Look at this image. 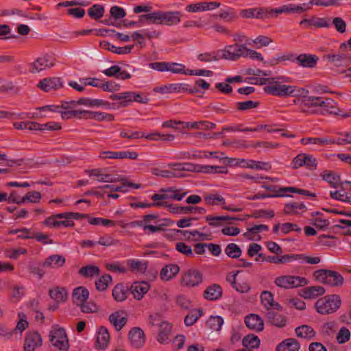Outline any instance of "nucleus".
I'll return each instance as SVG.
<instances>
[{
    "mask_svg": "<svg viewBox=\"0 0 351 351\" xmlns=\"http://www.w3.org/2000/svg\"><path fill=\"white\" fill-rule=\"evenodd\" d=\"M306 167L310 170L317 168L316 159L310 154L302 153L295 156L292 161V167L297 169L301 167Z\"/></svg>",
    "mask_w": 351,
    "mask_h": 351,
    "instance_id": "7",
    "label": "nucleus"
},
{
    "mask_svg": "<svg viewBox=\"0 0 351 351\" xmlns=\"http://www.w3.org/2000/svg\"><path fill=\"white\" fill-rule=\"evenodd\" d=\"M337 328V323L335 321L325 323L322 327V332L324 335L330 336Z\"/></svg>",
    "mask_w": 351,
    "mask_h": 351,
    "instance_id": "64",
    "label": "nucleus"
},
{
    "mask_svg": "<svg viewBox=\"0 0 351 351\" xmlns=\"http://www.w3.org/2000/svg\"><path fill=\"white\" fill-rule=\"evenodd\" d=\"M109 340L110 334L108 330L105 327L101 326L97 332V341L95 343L96 348L98 349L106 348Z\"/></svg>",
    "mask_w": 351,
    "mask_h": 351,
    "instance_id": "22",
    "label": "nucleus"
},
{
    "mask_svg": "<svg viewBox=\"0 0 351 351\" xmlns=\"http://www.w3.org/2000/svg\"><path fill=\"white\" fill-rule=\"evenodd\" d=\"M297 210H306V206L303 203H289L285 204L284 213L287 215H296Z\"/></svg>",
    "mask_w": 351,
    "mask_h": 351,
    "instance_id": "47",
    "label": "nucleus"
},
{
    "mask_svg": "<svg viewBox=\"0 0 351 351\" xmlns=\"http://www.w3.org/2000/svg\"><path fill=\"white\" fill-rule=\"evenodd\" d=\"M222 296V288L218 284H213L208 287L204 293V297L207 300H217Z\"/></svg>",
    "mask_w": 351,
    "mask_h": 351,
    "instance_id": "21",
    "label": "nucleus"
},
{
    "mask_svg": "<svg viewBox=\"0 0 351 351\" xmlns=\"http://www.w3.org/2000/svg\"><path fill=\"white\" fill-rule=\"evenodd\" d=\"M274 283L279 287L291 289L304 286L308 284V280L305 278L287 275L277 277L274 280Z\"/></svg>",
    "mask_w": 351,
    "mask_h": 351,
    "instance_id": "5",
    "label": "nucleus"
},
{
    "mask_svg": "<svg viewBox=\"0 0 351 351\" xmlns=\"http://www.w3.org/2000/svg\"><path fill=\"white\" fill-rule=\"evenodd\" d=\"M223 324V319L220 316H210L206 322L208 328L214 331H219Z\"/></svg>",
    "mask_w": 351,
    "mask_h": 351,
    "instance_id": "45",
    "label": "nucleus"
},
{
    "mask_svg": "<svg viewBox=\"0 0 351 351\" xmlns=\"http://www.w3.org/2000/svg\"><path fill=\"white\" fill-rule=\"evenodd\" d=\"M160 25H172L180 22V13L179 12L160 11Z\"/></svg>",
    "mask_w": 351,
    "mask_h": 351,
    "instance_id": "18",
    "label": "nucleus"
},
{
    "mask_svg": "<svg viewBox=\"0 0 351 351\" xmlns=\"http://www.w3.org/2000/svg\"><path fill=\"white\" fill-rule=\"evenodd\" d=\"M127 318L123 317L119 312H115L109 316V321L117 330H120L126 324Z\"/></svg>",
    "mask_w": 351,
    "mask_h": 351,
    "instance_id": "33",
    "label": "nucleus"
},
{
    "mask_svg": "<svg viewBox=\"0 0 351 351\" xmlns=\"http://www.w3.org/2000/svg\"><path fill=\"white\" fill-rule=\"evenodd\" d=\"M104 13V8L99 4H95L88 10L89 16L95 20L101 18Z\"/></svg>",
    "mask_w": 351,
    "mask_h": 351,
    "instance_id": "49",
    "label": "nucleus"
},
{
    "mask_svg": "<svg viewBox=\"0 0 351 351\" xmlns=\"http://www.w3.org/2000/svg\"><path fill=\"white\" fill-rule=\"evenodd\" d=\"M324 58L328 60L335 66H343L348 60V56L344 53H328L324 56Z\"/></svg>",
    "mask_w": 351,
    "mask_h": 351,
    "instance_id": "32",
    "label": "nucleus"
},
{
    "mask_svg": "<svg viewBox=\"0 0 351 351\" xmlns=\"http://www.w3.org/2000/svg\"><path fill=\"white\" fill-rule=\"evenodd\" d=\"M89 291L84 287H78L73 291V299L77 305L85 302L88 298Z\"/></svg>",
    "mask_w": 351,
    "mask_h": 351,
    "instance_id": "27",
    "label": "nucleus"
},
{
    "mask_svg": "<svg viewBox=\"0 0 351 351\" xmlns=\"http://www.w3.org/2000/svg\"><path fill=\"white\" fill-rule=\"evenodd\" d=\"M180 271V267L176 264L165 266L160 271V278L162 280L168 281L173 278Z\"/></svg>",
    "mask_w": 351,
    "mask_h": 351,
    "instance_id": "26",
    "label": "nucleus"
},
{
    "mask_svg": "<svg viewBox=\"0 0 351 351\" xmlns=\"http://www.w3.org/2000/svg\"><path fill=\"white\" fill-rule=\"evenodd\" d=\"M65 262L66 259L62 255L53 254L48 256L42 265L48 268H60L65 264Z\"/></svg>",
    "mask_w": 351,
    "mask_h": 351,
    "instance_id": "20",
    "label": "nucleus"
},
{
    "mask_svg": "<svg viewBox=\"0 0 351 351\" xmlns=\"http://www.w3.org/2000/svg\"><path fill=\"white\" fill-rule=\"evenodd\" d=\"M97 243L105 247H109L112 245H118L119 243V241L117 239H114L109 235H106L104 237H101Z\"/></svg>",
    "mask_w": 351,
    "mask_h": 351,
    "instance_id": "62",
    "label": "nucleus"
},
{
    "mask_svg": "<svg viewBox=\"0 0 351 351\" xmlns=\"http://www.w3.org/2000/svg\"><path fill=\"white\" fill-rule=\"evenodd\" d=\"M100 46L106 49H108L110 51L114 52L117 54H127L130 53L133 49V45L130 46H125L123 47H115L113 45H111L110 43L107 41H103L100 43Z\"/></svg>",
    "mask_w": 351,
    "mask_h": 351,
    "instance_id": "29",
    "label": "nucleus"
},
{
    "mask_svg": "<svg viewBox=\"0 0 351 351\" xmlns=\"http://www.w3.org/2000/svg\"><path fill=\"white\" fill-rule=\"evenodd\" d=\"M301 143L304 145L313 143L320 145H330L335 143V139L330 138H303Z\"/></svg>",
    "mask_w": 351,
    "mask_h": 351,
    "instance_id": "36",
    "label": "nucleus"
},
{
    "mask_svg": "<svg viewBox=\"0 0 351 351\" xmlns=\"http://www.w3.org/2000/svg\"><path fill=\"white\" fill-rule=\"evenodd\" d=\"M304 106L306 107H322L324 112L330 114H337L338 110L335 101L328 97L311 96L310 98L304 100Z\"/></svg>",
    "mask_w": 351,
    "mask_h": 351,
    "instance_id": "3",
    "label": "nucleus"
},
{
    "mask_svg": "<svg viewBox=\"0 0 351 351\" xmlns=\"http://www.w3.org/2000/svg\"><path fill=\"white\" fill-rule=\"evenodd\" d=\"M332 25L335 26V29L341 34L346 32V23L341 17H335L332 21Z\"/></svg>",
    "mask_w": 351,
    "mask_h": 351,
    "instance_id": "63",
    "label": "nucleus"
},
{
    "mask_svg": "<svg viewBox=\"0 0 351 351\" xmlns=\"http://www.w3.org/2000/svg\"><path fill=\"white\" fill-rule=\"evenodd\" d=\"M269 322L277 327L282 328L286 324V319L282 315H279L273 310L267 311L266 313Z\"/></svg>",
    "mask_w": 351,
    "mask_h": 351,
    "instance_id": "31",
    "label": "nucleus"
},
{
    "mask_svg": "<svg viewBox=\"0 0 351 351\" xmlns=\"http://www.w3.org/2000/svg\"><path fill=\"white\" fill-rule=\"evenodd\" d=\"M203 312L202 309H193L189 314L186 315L184 319V324L186 326H193L197 319L202 315Z\"/></svg>",
    "mask_w": 351,
    "mask_h": 351,
    "instance_id": "37",
    "label": "nucleus"
},
{
    "mask_svg": "<svg viewBox=\"0 0 351 351\" xmlns=\"http://www.w3.org/2000/svg\"><path fill=\"white\" fill-rule=\"evenodd\" d=\"M128 289L121 284L117 285L112 290V296L117 302H122L127 298Z\"/></svg>",
    "mask_w": 351,
    "mask_h": 351,
    "instance_id": "38",
    "label": "nucleus"
},
{
    "mask_svg": "<svg viewBox=\"0 0 351 351\" xmlns=\"http://www.w3.org/2000/svg\"><path fill=\"white\" fill-rule=\"evenodd\" d=\"M291 87L292 91L289 96L302 97V104L304 106V100L311 97L308 95V90L303 88H298L295 86H291Z\"/></svg>",
    "mask_w": 351,
    "mask_h": 351,
    "instance_id": "52",
    "label": "nucleus"
},
{
    "mask_svg": "<svg viewBox=\"0 0 351 351\" xmlns=\"http://www.w3.org/2000/svg\"><path fill=\"white\" fill-rule=\"evenodd\" d=\"M62 86L61 78L57 77H46L40 80L37 87L45 92L57 90Z\"/></svg>",
    "mask_w": 351,
    "mask_h": 351,
    "instance_id": "13",
    "label": "nucleus"
},
{
    "mask_svg": "<svg viewBox=\"0 0 351 351\" xmlns=\"http://www.w3.org/2000/svg\"><path fill=\"white\" fill-rule=\"evenodd\" d=\"M181 84H170L165 86H157L154 88V91L162 94L169 93H176L180 89Z\"/></svg>",
    "mask_w": 351,
    "mask_h": 351,
    "instance_id": "43",
    "label": "nucleus"
},
{
    "mask_svg": "<svg viewBox=\"0 0 351 351\" xmlns=\"http://www.w3.org/2000/svg\"><path fill=\"white\" fill-rule=\"evenodd\" d=\"M131 92H125L118 94H113L110 95V99L112 100H122L119 103V107H126L131 103Z\"/></svg>",
    "mask_w": 351,
    "mask_h": 351,
    "instance_id": "40",
    "label": "nucleus"
},
{
    "mask_svg": "<svg viewBox=\"0 0 351 351\" xmlns=\"http://www.w3.org/2000/svg\"><path fill=\"white\" fill-rule=\"evenodd\" d=\"M315 279L330 287H339L343 283V276L337 271L329 269H319L313 273Z\"/></svg>",
    "mask_w": 351,
    "mask_h": 351,
    "instance_id": "2",
    "label": "nucleus"
},
{
    "mask_svg": "<svg viewBox=\"0 0 351 351\" xmlns=\"http://www.w3.org/2000/svg\"><path fill=\"white\" fill-rule=\"evenodd\" d=\"M225 253L232 258H237L241 254V250L237 244L230 243L226 246Z\"/></svg>",
    "mask_w": 351,
    "mask_h": 351,
    "instance_id": "53",
    "label": "nucleus"
},
{
    "mask_svg": "<svg viewBox=\"0 0 351 351\" xmlns=\"http://www.w3.org/2000/svg\"><path fill=\"white\" fill-rule=\"evenodd\" d=\"M172 332V326L167 322H162L159 325L157 341L161 344L168 343Z\"/></svg>",
    "mask_w": 351,
    "mask_h": 351,
    "instance_id": "15",
    "label": "nucleus"
},
{
    "mask_svg": "<svg viewBox=\"0 0 351 351\" xmlns=\"http://www.w3.org/2000/svg\"><path fill=\"white\" fill-rule=\"evenodd\" d=\"M322 178L326 180L330 186L333 188L340 187L343 190V184L340 176L330 171H326L322 175Z\"/></svg>",
    "mask_w": 351,
    "mask_h": 351,
    "instance_id": "25",
    "label": "nucleus"
},
{
    "mask_svg": "<svg viewBox=\"0 0 351 351\" xmlns=\"http://www.w3.org/2000/svg\"><path fill=\"white\" fill-rule=\"evenodd\" d=\"M245 42H246V44L250 45H252V43H254V44H260L261 46H267L270 43H271L273 42V40L267 36H259L254 40L246 39Z\"/></svg>",
    "mask_w": 351,
    "mask_h": 351,
    "instance_id": "58",
    "label": "nucleus"
},
{
    "mask_svg": "<svg viewBox=\"0 0 351 351\" xmlns=\"http://www.w3.org/2000/svg\"><path fill=\"white\" fill-rule=\"evenodd\" d=\"M149 289V285L145 281L135 282L131 286V292L134 298L141 300Z\"/></svg>",
    "mask_w": 351,
    "mask_h": 351,
    "instance_id": "19",
    "label": "nucleus"
},
{
    "mask_svg": "<svg viewBox=\"0 0 351 351\" xmlns=\"http://www.w3.org/2000/svg\"><path fill=\"white\" fill-rule=\"evenodd\" d=\"M261 300L263 305L269 311L274 302V296L271 292L265 291L261 293Z\"/></svg>",
    "mask_w": 351,
    "mask_h": 351,
    "instance_id": "57",
    "label": "nucleus"
},
{
    "mask_svg": "<svg viewBox=\"0 0 351 351\" xmlns=\"http://www.w3.org/2000/svg\"><path fill=\"white\" fill-rule=\"evenodd\" d=\"M238 165L243 168L253 169L269 170L271 168V165L269 162L253 160L241 159L238 162Z\"/></svg>",
    "mask_w": 351,
    "mask_h": 351,
    "instance_id": "16",
    "label": "nucleus"
},
{
    "mask_svg": "<svg viewBox=\"0 0 351 351\" xmlns=\"http://www.w3.org/2000/svg\"><path fill=\"white\" fill-rule=\"evenodd\" d=\"M206 221L210 226L217 227L221 225V221H227L229 219L239 220V219L235 217H230L228 216H213L208 215L205 217Z\"/></svg>",
    "mask_w": 351,
    "mask_h": 351,
    "instance_id": "44",
    "label": "nucleus"
},
{
    "mask_svg": "<svg viewBox=\"0 0 351 351\" xmlns=\"http://www.w3.org/2000/svg\"><path fill=\"white\" fill-rule=\"evenodd\" d=\"M79 274L85 277H93L99 275V269L97 266L87 265L79 270Z\"/></svg>",
    "mask_w": 351,
    "mask_h": 351,
    "instance_id": "51",
    "label": "nucleus"
},
{
    "mask_svg": "<svg viewBox=\"0 0 351 351\" xmlns=\"http://www.w3.org/2000/svg\"><path fill=\"white\" fill-rule=\"evenodd\" d=\"M318 59L315 55L302 53L295 58V61L300 66L313 68L316 66Z\"/></svg>",
    "mask_w": 351,
    "mask_h": 351,
    "instance_id": "17",
    "label": "nucleus"
},
{
    "mask_svg": "<svg viewBox=\"0 0 351 351\" xmlns=\"http://www.w3.org/2000/svg\"><path fill=\"white\" fill-rule=\"evenodd\" d=\"M237 46L234 45L226 46L223 50L222 58L229 60H237L239 55L237 54Z\"/></svg>",
    "mask_w": 351,
    "mask_h": 351,
    "instance_id": "39",
    "label": "nucleus"
},
{
    "mask_svg": "<svg viewBox=\"0 0 351 351\" xmlns=\"http://www.w3.org/2000/svg\"><path fill=\"white\" fill-rule=\"evenodd\" d=\"M350 332L346 327H342L337 335V341L339 343H344L350 339Z\"/></svg>",
    "mask_w": 351,
    "mask_h": 351,
    "instance_id": "61",
    "label": "nucleus"
},
{
    "mask_svg": "<svg viewBox=\"0 0 351 351\" xmlns=\"http://www.w3.org/2000/svg\"><path fill=\"white\" fill-rule=\"evenodd\" d=\"M297 337L306 339H311L315 336V332L313 328L308 325H302L295 329Z\"/></svg>",
    "mask_w": 351,
    "mask_h": 351,
    "instance_id": "30",
    "label": "nucleus"
},
{
    "mask_svg": "<svg viewBox=\"0 0 351 351\" xmlns=\"http://www.w3.org/2000/svg\"><path fill=\"white\" fill-rule=\"evenodd\" d=\"M55 65V58L49 54L43 55L37 58L30 64L29 72L35 74L49 69Z\"/></svg>",
    "mask_w": 351,
    "mask_h": 351,
    "instance_id": "6",
    "label": "nucleus"
},
{
    "mask_svg": "<svg viewBox=\"0 0 351 351\" xmlns=\"http://www.w3.org/2000/svg\"><path fill=\"white\" fill-rule=\"evenodd\" d=\"M49 295L57 302H63L67 298V293L65 289L56 287L49 291Z\"/></svg>",
    "mask_w": 351,
    "mask_h": 351,
    "instance_id": "46",
    "label": "nucleus"
},
{
    "mask_svg": "<svg viewBox=\"0 0 351 351\" xmlns=\"http://www.w3.org/2000/svg\"><path fill=\"white\" fill-rule=\"evenodd\" d=\"M264 91L269 95L278 97H288L291 93L292 87L290 85L282 84L275 80L274 84L265 86L263 88Z\"/></svg>",
    "mask_w": 351,
    "mask_h": 351,
    "instance_id": "8",
    "label": "nucleus"
},
{
    "mask_svg": "<svg viewBox=\"0 0 351 351\" xmlns=\"http://www.w3.org/2000/svg\"><path fill=\"white\" fill-rule=\"evenodd\" d=\"M85 114V119H95L98 121H112L114 120V116L112 114L106 112L86 110Z\"/></svg>",
    "mask_w": 351,
    "mask_h": 351,
    "instance_id": "28",
    "label": "nucleus"
},
{
    "mask_svg": "<svg viewBox=\"0 0 351 351\" xmlns=\"http://www.w3.org/2000/svg\"><path fill=\"white\" fill-rule=\"evenodd\" d=\"M341 300L339 295H328L318 300L315 303L317 311L322 315L335 312L341 306Z\"/></svg>",
    "mask_w": 351,
    "mask_h": 351,
    "instance_id": "1",
    "label": "nucleus"
},
{
    "mask_svg": "<svg viewBox=\"0 0 351 351\" xmlns=\"http://www.w3.org/2000/svg\"><path fill=\"white\" fill-rule=\"evenodd\" d=\"M42 343L41 336L38 332H29L25 339L24 350L34 351L37 348L41 346Z\"/></svg>",
    "mask_w": 351,
    "mask_h": 351,
    "instance_id": "11",
    "label": "nucleus"
},
{
    "mask_svg": "<svg viewBox=\"0 0 351 351\" xmlns=\"http://www.w3.org/2000/svg\"><path fill=\"white\" fill-rule=\"evenodd\" d=\"M325 291L323 287L311 286L302 290L300 295L305 299H311L324 295Z\"/></svg>",
    "mask_w": 351,
    "mask_h": 351,
    "instance_id": "23",
    "label": "nucleus"
},
{
    "mask_svg": "<svg viewBox=\"0 0 351 351\" xmlns=\"http://www.w3.org/2000/svg\"><path fill=\"white\" fill-rule=\"evenodd\" d=\"M86 110H74L60 112L61 117L63 119H69L73 117L78 119H84Z\"/></svg>",
    "mask_w": 351,
    "mask_h": 351,
    "instance_id": "50",
    "label": "nucleus"
},
{
    "mask_svg": "<svg viewBox=\"0 0 351 351\" xmlns=\"http://www.w3.org/2000/svg\"><path fill=\"white\" fill-rule=\"evenodd\" d=\"M300 348V345L295 339L289 338L279 343L276 351H299Z\"/></svg>",
    "mask_w": 351,
    "mask_h": 351,
    "instance_id": "24",
    "label": "nucleus"
},
{
    "mask_svg": "<svg viewBox=\"0 0 351 351\" xmlns=\"http://www.w3.org/2000/svg\"><path fill=\"white\" fill-rule=\"evenodd\" d=\"M330 197L334 199L350 203L351 201V193H341L339 191H330Z\"/></svg>",
    "mask_w": 351,
    "mask_h": 351,
    "instance_id": "56",
    "label": "nucleus"
},
{
    "mask_svg": "<svg viewBox=\"0 0 351 351\" xmlns=\"http://www.w3.org/2000/svg\"><path fill=\"white\" fill-rule=\"evenodd\" d=\"M77 104L79 105H84L90 107L106 106L109 104L108 102L104 101L102 99H93L90 98H80L79 100H77Z\"/></svg>",
    "mask_w": 351,
    "mask_h": 351,
    "instance_id": "48",
    "label": "nucleus"
},
{
    "mask_svg": "<svg viewBox=\"0 0 351 351\" xmlns=\"http://www.w3.org/2000/svg\"><path fill=\"white\" fill-rule=\"evenodd\" d=\"M246 326L250 330L256 332L262 331L264 328V322L263 319L256 314H250L245 317Z\"/></svg>",
    "mask_w": 351,
    "mask_h": 351,
    "instance_id": "14",
    "label": "nucleus"
},
{
    "mask_svg": "<svg viewBox=\"0 0 351 351\" xmlns=\"http://www.w3.org/2000/svg\"><path fill=\"white\" fill-rule=\"evenodd\" d=\"M202 282V273L195 269H190L183 274L181 284L184 287H193L199 285Z\"/></svg>",
    "mask_w": 351,
    "mask_h": 351,
    "instance_id": "9",
    "label": "nucleus"
},
{
    "mask_svg": "<svg viewBox=\"0 0 351 351\" xmlns=\"http://www.w3.org/2000/svg\"><path fill=\"white\" fill-rule=\"evenodd\" d=\"M198 172L205 173H216L226 174L228 169L226 167L213 166V165H198Z\"/></svg>",
    "mask_w": 351,
    "mask_h": 351,
    "instance_id": "34",
    "label": "nucleus"
},
{
    "mask_svg": "<svg viewBox=\"0 0 351 351\" xmlns=\"http://www.w3.org/2000/svg\"><path fill=\"white\" fill-rule=\"evenodd\" d=\"M50 342L60 350H66L69 348V342L65 330L58 326H53L49 333Z\"/></svg>",
    "mask_w": 351,
    "mask_h": 351,
    "instance_id": "4",
    "label": "nucleus"
},
{
    "mask_svg": "<svg viewBox=\"0 0 351 351\" xmlns=\"http://www.w3.org/2000/svg\"><path fill=\"white\" fill-rule=\"evenodd\" d=\"M128 265L132 271L144 273L147 269V262H142L138 260H128Z\"/></svg>",
    "mask_w": 351,
    "mask_h": 351,
    "instance_id": "41",
    "label": "nucleus"
},
{
    "mask_svg": "<svg viewBox=\"0 0 351 351\" xmlns=\"http://www.w3.org/2000/svg\"><path fill=\"white\" fill-rule=\"evenodd\" d=\"M204 199L208 204L215 205L217 202L225 204V199L219 194H208L204 196Z\"/></svg>",
    "mask_w": 351,
    "mask_h": 351,
    "instance_id": "59",
    "label": "nucleus"
},
{
    "mask_svg": "<svg viewBox=\"0 0 351 351\" xmlns=\"http://www.w3.org/2000/svg\"><path fill=\"white\" fill-rule=\"evenodd\" d=\"M216 17L226 21H232L236 18V12L233 8H229L227 10H221L219 14L216 15Z\"/></svg>",
    "mask_w": 351,
    "mask_h": 351,
    "instance_id": "55",
    "label": "nucleus"
},
{
    "mask_svg": "<svg viewBox=\"0 0 351 351\" xmlns=\"http://www.w3.org/2000/svg\"><path fill=\"white\" fill-rule=\"evenodd\" d=\"M305 4H303L302 5H295L293 4L289 5H284L285 7V13H302L307 10L309 9V8H305Z\"/></svg>",
    "mask_w": 351,
    "mask_h": 351,
    "instance_id": "60",
    "label": "nucleus"
},
{
    "mask_svg": "<svg viewBox=\"0 0 351 351\" xmlns=\"http://www.w3.org/2000/svg\"><path fill=\"white\" fill-rule=\"evenodd\" d=\"M216 125L209 121H198V122H186L184 123V128H192L197 130H211L215 128Z\"/></svg>",
    "mask_w": 351,
    "mask_h": 351,
    "instance_id": "35",
    "label": "nucleus"
},
{
    "mask_svg": "<svg viewBox=\"0 0 351 351\" xmlns=\"http://www.w3.org/2000/svg\"><path fill=\"white\" fill-rule=\"evenodd\" d=\"M259 338L254 335H247L243 339V346L249 348H257L260 346Z\"/></svg>",
    "mask_w": 351,
    "mask_h": 351,
    "instance_id": "42",
    "label": "nucleus"
},
{
    "mask_svg": "<svg viewBox=\"0 0 351 351\" xmlns=\"http://www.w3.org/2000/svg\"><path fill=\"white\" fill-rule=\"evenodd\" d=\"M111 281L112 277L110 275H104L95 281L96 289L99 291H104L107 288L108 283Z\"/></svg>",
    "mask_w": 351,
    "mask_h": 351,
    "instance_id": "54",
    "label": "nucleus"
},
{
    "mask_svg": "<svg viewBox=\"0 0 351 351\" xmlns=\"http://www.w3.org/2000/svg\"><path fill=\"white\" fill-rule=\"evenodd\" d=\"M130 344L135 348H142L145 342V336L143 330L139 327L132 328L128 333Z\"/></svg>",
    "mask_w": 351,
    "mask_h": 351,
    "instance_id": "12",
    "label": "nucleus"
},
{
    "mask_svg": "<svg viewBox=\"0 0 351 351\" xmlns=\"http://www.w3.org/2000/svg\"><path fill=\"white\" fill-rule=\"evenodd\" d=\"M86 173L88 174L89 176L95 177L96 180L100 182H117L120 180H122V176L119 175H112L108 173H103L101 172V169H94L90 170H86Z\"/></svg>",
    "mask_w": 351,
    "mask_h": 351,
    "instance_id": "10",
    "label": "nucleus"
}]
</instances>
